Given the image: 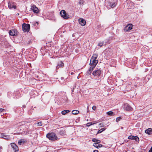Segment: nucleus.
<instances>
[{
  "instance_id": "1",
  "label": "nucleus",
  "mask_w": 152,
  "mask_h": 152,
  "mask_svg": "<svg viewBox=\"0 0 152 152\" xmlns=\"http://www.w3.org/2000/svg\"><path fill=\"white\" fill-rule=\"evenodd\" d=\"M97 57L98 55L97 54H93L90 60V65L96 66L98 62V60H96Z\"/></svg>"
},
{
  "instance_id": "2",
  "label": "nucleus",
  "mask_w": 152,
  "mask_h": 152,
  "mask_svg": "<svg viewBox=\"0 0 152 152\" xmlns=\"http://www.w3.org/2000/svg\"><path fill=\"white\" fill-rule=\"evenodd\" d=\"M47 137L50 140L55 141L58 139V137L56 135L53 133H48L47 135Z\"/></svg>"
},
{
  "instance_id": "3",
  "label": "nucleus",
  "mask_w": 152,
  "mask_h": 152,
  "mask_svg": "<svg viewBox=\"0 0 152 152\" xmlns=\"http://www.w3.org/2000/svg\"><path fill=\"white\" fill-rule=\"evenodd\" d=\"M30 26L28 24L23 23L22 25L23 30L24 32H28L29 31Z\"/></svg>"
},
{
  "instance_id": "4",
  "label": "nucleus",
  "mask_w": 152,
  "mask_h": 152,
  "mask_svg": "<svg viewBox=\"0 0 152 152\" xmlns=\"http://www.w3.org/2000/svg\"><path fill=\"white\" fill-rule=\"evenodd\" d=\"M60 14L61 16L65 19H67L69 18L68 15L66 14V11L64 10H62L60 12Z\"/></svg>"
},
{
  "instance_id": "5",
  "label": "nucleus",
  "mask_w": 152,
  "mask_h": 152,
  "mask_svg": "<svg viewBox=\"0 0 152 152\" xmlns=\"http://www.w3.org/2000/svg\"><path fill=\"white\" fill-rule=\"evenodd\" d=\"M132 26H133L132 24H128L124 28V31L125 32L129 31L132 29Z\"/></svg>"
},
{
  "instance_id": "6",
  "label": "nucleus",
  "mask_w": 152,
  "mask_h": 152,
  "mask_svg": "<svg viewBox=\"0 0 152 152\" xmlns=\"http://www.w3.org/2000/svg\"><path fill=\"white\" fill-rule=\"evenodd\" d=\"M31 9L33 10V12L35 13H37L39 12V10L36 6L34 4H32L31 7Z\"/></svg>"
},
{
  "instance_id": "7",
  "label": "nucleus",
  "mask_w": 152,
  "mask_h": 152,
  "mask_svg": "<svg viewBox=\"0 0 152 152\" xmlns=\"http://www.w3.org/2000/svg\"><path fill=\"white\" fill-rule=\"evenodd\" d=\"M101 70L100 69H97L94 71L92 73V74L95 76L98 77L101 74Z\"/></svg>"
},
{
  "instance_id": "8",
  "label": "nucleus",
  "mask_w": 152,
  "mask_h": 152,
  "mask_svg": "<svg viewBox=\"0 0 152 152\" xmlns=\"http://www.w3.org/2000/svg\"><path fill=\"white\" fill-rule=\"evenodd\" d=\"M124 108L126 111H130L132 110V108L128 104H125L124 105Z\"/></svg>"
},
{
  "instance_id": "9",
  "label": "nucleus",
  "mask_w": 152,
  "mask_h": 152,
  "mask_svg": "<svg viewBox=\"0 0 152 152\" xmlns=\"http://www.w3.org/2000/svg\"><path fill=\"white\" fill-rule=\"evenodd\" d=\"M8 6L10 9H11L14 8V9H16V6L15 5L14 3L12 2H9L8 3Z\"/></svg>"
},
{
  "instance_id": "10",
  "label": "nucleus",
  "mask_w": 152,
  "mask_h": 152,
  "mask_svg": "<svg viewBox=\"0 0 152 152\" xmlns=\"http://www.w3.org/2000/svg\"><path fill=\"white\" fill-rule=\"evenodd\" d=\"M17 31L15 29L10 30L9 32V34L10 35L12 36H15L17 35Z\"/></svg>"
},
{
  "instance_id": "11",
  "label": "nucleus",
  "mask_w": 152,
  "mask_h": 152,
  "mask_svg": "<svg viewBox=\"0 0 152 152\" xmlns=\"http://www.w3.org/2000/svg\"><path fill=\"white\" fill-rule=\"evenodd\" d=\"M11 145L14 152H15L18 150V147L15 143H11Z\"/></svg>"
},
{
  "instance_id": "12",
  "label": "nucleus",
  "mask_w": 152,
  "mask_h": 152,
  "mask_svg": "<svg viewBox=\"0 0 152 152\" xmlns=\"http://www.w3.org/2000/svg\"><path fill=\"white\" fill-rule=\"evenodd\" d=\"M80 24L82 26H84L86 25V21L84 19L82 18H80L78 20Z\"/></svg>"
},
{
  "instance_id": "13",
  "label": "nucleus",
  "mask_w": 152,
  "mask_h": 152,
  "mask_svg": "<svg viewBox=\"0 0 152 152\" xmlns=\"http://www.w3.org/2000/svg\"><path fill=\"white\" fill-rule=\"evenodd\" d=\"M128 138L131 140H134L136 141H139V138L137 136H133L130 135L128 137Z\"/></svg>"
},
{
  "instance_id": "14",
  "label": "nucleus",
  "mask_w": 152,
  "mask_h": 152,
  "mask_svg": "<svg viewBox=\"0 0 152 152\" xmlns=\"http://www.w3.org/2000/svg\"><path fill=\"white\" fill-rule=\"evenodd\" d=\"M93 146L98 149L102 147V144H98L97 143H94Z\"/></svg>"
},
{
  "instance_id": "15",
  "label": "nucleus",
  "mask_w": 152,
  "mask_h": 152,
  "mask_svg": "<svg viewBox=\"0 0 152 152\" xmlns=\"http://www.w3.org/2000/svg\"><path fill=\"white\" fill-rule=\"evenodd\" d=\"M108 5L110 6L111 8H113L116 6V4L115 2L111 3L108 2Z\"/></svg>"
},
{
  "instance_id": "16",
  "label": "nucleus",
  "mask_w": 152,
  "mask_h": 152,
  "mask_svg": "<svg viewBox=\"0 0 152 152\" xmlns=\"http://www.w3.org/2000/svg\"><path fill=\"white\" fill-rule=\"evenodd\" d=\"M145 133L148 134H150L152 133V129L151 128H149L146 130L145 132Z\"/></svg>"
},
{
  "instance_id": "17",
  "label": "nucleus",
  "mask_w": 152,
  "mask_h": 152,
  "mask_svg": "<svg viewBox=\"0 0 152 152\" xmlns=\"http://www.w3.org/2000/svg\"><path fill=\"white\" fill-rule=\"evenodd\" d=\"M1 137L7 140H8L10 138V137L9 136L5 135L2 134L1 135Z\"/></svg>"
},
{
  "instance_id": "18",
  "label": "nucleus",
  "mask_w": 152,
  "mask_h": 152,
  "mask_svg": "<svg viewBox=\"0 0 152 152\" xmlns=\"http://www.w3.org/2000/svg\"><path fill=\"white\" fill-rule=\"evenodd\" d=\"M64 66V64L61 61L56 66V68H59V67H63Z\"/></svg>"
},
{
  "instance_id": "19",
  "label": "nucleus",
  "mask_w": 152,
  "mask_h": 152,
  "mask_svg": "<svg viewBox=\"0 0 152 152\" xmlns=\"http://www.w3.org/2000/svg\"><path fill=\"white\" fill-rule=\"evenodd\" d=\"M91 66L89 68V69L88 70V71L90 72V73L93 70L94 68H95V66L92 65H90Z\"/></svg>"
},
{
  "instance_id": "20",
  "label": "nucleus",
  "mask_w": 152,
  "mask_h": 152,
  "mask_svg": "<svg viewBox=\"0 0 152 152\" xmlns=\"http://www.w3.org/2000/svg\"><path fill=\"white\" fill-rule=\"evenodd\" d=\"M69 110H64L61 112V113L63 115H65L66 113H68L69 112Z\"/></svg>"
},
{
  "instance_id": "21",
  "label": "nucleus",
  "mask_w": 152,
  "mask_h": 152,
  "mask_svg": "<svg viewBox=\"0 0 152 152\" xmlns=\"http://www.w3.org/2000/svg\"><path fill=\"white\" fill-rule=\"evenodd\" d=\"M79 113V111L77 110H73L72 111V113L74 115L77 114Z\"/></svg>"
},
{
  "instance_id": "22",
  "label": "nucleus",
  "mask_w": 152,
  "mask_h": 152,
  "mask_svg": "<svg viewBox=\"0 0 152 152\" xmlns=\"http://www.w3.org/2000/svg\"><path fill=\"white\" fill-rule=\"evenodd\" d=\"M24 140L23 139H21L18 141V143L19 145H21L22 143H24Z\"/></svg>"
},
{
  "instance_id": "23",
  "label": "nucleus",
  "mask_w": 152,
  "mask_h": 152,
  "mask_svg": "<svg viewBox=\"0 0 152 152\" xmlns=\"http://www.w3.org/2000/svg\"><path fill=\"white\" fill-rule=\"evenodd\" d=\"M85 2V1L84 0H79V4L80 5L83 4Z\"/></svg>"
},
{
  "instance_id": "24",
  "label": "nucleus",
  "mask_w": 152,
  "mask_h": 152,
  "mask_svg": "<svg viewBox=\"0 0 152 152\" xmlns=\"http://www.w3.org/2000/svg\"><path fill=\"white\" fill-rule=\"evenodd\" d=\"M107 114L110 116H113L114 115L113 112L111 111L107 112Z\"/></svg>"
},
{
  "instance_id": "25",
  "label": "nucleus",
  "mask_w": 152,
  "mask_h": 152,
  "mask_svg": "<svg viewBox=\"0 0 152 152\" xmlns=\"http://www.w3.org/2000/svg\"><path fill=\"white\" fill-rule=\"evenodd\" d=\"M25 124V122H20L18 124V125L19 126H21L22 125H23Z\"/></svg>"
},
{
  "instance_id": "26",
  "label": "nucleus",
  "mask_w": 152,
  "mask_h": 152,
  "mask_svg": "<svg viewBox=\"0 0 152 152\" xmlns=\"http://www.w3.org/2000/svg\"><path fill=\"white\" fill-rule=\"evenodd\" d=\"M103 42H100L98 44V46H99L100 47H102L103 45Z\"/></svg>"
},
{
  "instance_id": "27",
  "label": "nucleus",
  "mask_w": 152,
  "mask_h": 152,
  "mask_svg": "<svg viewBox=\"0 0 152 152\" xmlns=\"http://www.w3.org/2000/svg\"><path fill=\"white\" fill-rule=\"evenodd\" d=\"M37 124L38 126H41L42 125V123L41 122H38L37 123Z\"/></svg>"
},
{
  "instance_id": "28",
  "label": "nucleus",
  "mask_w": 152,
  "mask_h": 152,
  "mask_svg": "<svg viewBox=\"0 0 152 152\" xmlns=\"http://www.w3.org/2000/svg\"><path fill=\"white\" fill-rule=\"evenodd\" d=\"M121 119V117H118L116 118V121L117 122H118Z\"/></svg>"
},
{
  "instance_id": "29",
  "label": "nucleus",
  "mask_w": 152,
  "mask_h": 152,
  "mask_svg": "<svg viewBox=\"0 0 152 152\" xmlns=\"http://www.w3.org/2000/svg\"><path fill=\"white\" fill-rule=\"evenodd\" d=\"M65 133V132L64 131L62 130L60 132V134L61 135H63Z\"/></svg>"
},
{
  "instance_id": "30",
  "label": "nucleus",
  "mask_w": 152,
  "mask_h": 152,
  "mask_svg": "<svg viewBox=\"0 0 152 152\" xmlns=\"http://www.w3.org/2000/svg\"><path fill=\"white\" fill-rule=\"evenodd\" d=\"M99 127H103L104 126L103 123H101L99 124Z\"/></svg>"
},
{
  "instance_id": "31",
  "label": "nucleus",
  "mask_w": 152,
  "mask_h": 152,
  "mask_svg": "<svg viewBox=\"0 0 152 152\" xmlns=\"http://www.w3.org/2000/svg\"><path fill=\"white\" fill-rule=\"evenodd\" d=\"M92 125V123H88L87 124V126H90Z\"/></svg>"
},
{
  "instance_id": "32",
  "label": "nucleus",
  "mask_w": 152,
  "mask_h": 152,
  "mask_svg": "<svg viewBox=\"0 0 152 152\" xmlns=\"http://www.w3.org/2000/svg\"><path fill=\"white\" fill-rule=\"evenodd\" d=\"M103 131H102V129H100L99 130V131H98V132H97V134H99V133H101Z\"/></svg>"
},
{
  "instance_id": "33",
  "label": "nucleus",
  "mask_w": 152,
  "mask_h": 152,
  "mask_svg": "<svg viewBox=\"0 0 152 152\" xmlns=\"http://www.w3.org/2000/svg\"><path fill=\"white\" fill-rule=\"evenodd\" d=\"M97 139H96L95 138H93V139H92V141L93 142H96V141H97Z\"/></svg>"
},
{
  "instance_id": "34",
  "label": "nucleus",
  "mask_w": 152,
  "mask_h": 152,
  "mask_svg": "<svg viewBox=\"0 0 152 152\" xmlns=\"http://www.w3.org/2000/svg\"><path fill=\"white\" fill-rule=\"evenodd\" d=\"M29 132V131L24 132V134H25V135H27L28 134Z\"/></svg>"
},
{
  "instance_id": "35",
  "label": "nucleus",
  "mask_w": 152,
  "mask_h": 152,
  "mask_svg": "<svg viewBox=\"0 0 152 152\" xmlns=\"http://www.w3.org/2000/svg\"><path fill=\"white\" fill-rule=\"evenodd\" d=\"M92 109L93 110H95L96 109V107L95 106H94L92 107Z\"/></svg>"
},
{
  "instance_id": "36",
  "label": "nucleus",
  "mask_w": 152,
  "mask_h": 152,
  "mask_svg": "<svg viewBox=\"0 0 152 152\" xmlns=\"http://www.w3.org/2000/svg\"><path fill=\"white\" fill-rule=\"evenodd\" d=\"M100 142L101 141L100 140H97L96 143H97L98 144H99V143H100Z\"/></svg>"
},
{
  "instance_id": "37",
  "label": "nucleus",
  "mask_w": 152,
  "mask_h": 152,
  "mask_svg": "<svg viewBox=\"0 0 152 152\" xmlns=\"http://www.w3.org/2000/svg\"><path fill=\"white\" fill-rule=\"evenodd\" d=\"M4 110V109H3L0 108V112H3Z\"/></svg>"
},
{
  "instance_id": "38",
  "label": "nucleus",
  "mask_w": 152,
  "mask_h": 152,
  "mask_svg": "<svg viewBox=\"0 0 152 152\" xmlns=\"http://www.w3.org/2000/svg\"><path fill=\"white\" fill-rule=\"evenodd\" d=\"M149 152H152V146L149 151Z\"/></svg>"
},
{
  "instance_id": "39",
  "label": "nucleus",
  "mask_w": 152,
  "mask_h": 152,
  "mask_svg": "<svg viewBox=\"0 0 152 152\" xmlns=\"http://www.w3.org/2000/svg\"><path fill=\"white\" fill-rule=\"evenodd\" d=\"M102 129V131L105 130V128H103L102 129Z\"/></svg>"
},
{
  "instance_id": "40",
  "label": "nucleus",
  "mask_w": 152,
  "mask_h": 152,
  "mask_svg": "<svg viewBox=\"0 0 152 152\" xmlns=\"http://www.w3.org/2000/svg\"><path fill=\"white\" fill-rule=\"evenodd\" d=\"M94 152H99L97 150H94L93 151Z\"/></svg>"
},
{
  "instance_id": "41",
  "label": "nucleus",
  "mask_w": 152,
  "mask_h": 152,
  "mask_svg": "<svg viewBox=\"0 0 152 152\" xmlns=\"http://www.w3.org/2000/svg\"><path fill=\"white\" fill-rule=\"evenodd\" d=\"M95 123H92V125H93L96 123H97V122H96V121H95Z\"/></svg>"
},
{
  "instance_id": "42",
  "label": "nucleus",
  "mask_w": 152,
  "mask_h": 152,
  "mask_svg": "<svg viewBox=\"0 0 152 152\" xmlns=\"http://www.w3.org/2000/svg\"><path fill=\"white\" fill-rule=\"evenodd\" d=\"M64 78L63 77H61V80H64Z\"/></svg>"
},
{
  "instance_id": "43",
  "label": "nucleus",
  "mask_w": 152,
  "mask_h": 152,
  "mask_svg": "<svg viewBox=\"0 0 152 152\" xmlns=\"http://www.w3.org/2000/svg\"><path fill=\"white\" fill-rule=\"evenodd\" d=\"M73 72H72V73H71V74L72 75H73Z\"/></svg>"
}]
</instances>
